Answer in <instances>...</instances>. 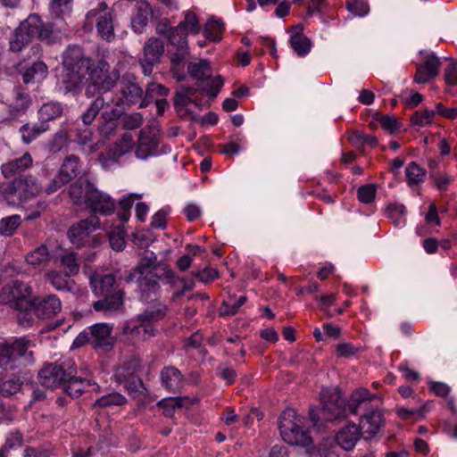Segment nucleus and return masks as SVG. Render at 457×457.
Instances as JSON below:
<instances>
[{"mask_svg":"<svg viewBox=\"0 0 457 457\" xmlns=\"http://www.w3.org/2000/svg\"><path fill=\"white\" fill-rule=\"evenodd\" d=\"M54 27L51 22H43L37 14H29L11 34L10 50L19 53L28 46L34 38H37L48 46L55 44Z\"/></svg>","mask_w":457,"mask_h":457,"instance_id":"1","label":"nucleus"},{"mask_svg":"<svg viewBox=\"0 0 457 457\" xmlns=\"http://www.w3.org/2000/svg\"><path fill=\"white\" fill-rule=\"evenodd\" d=\"M320 403V410H310V420L314 426H320L322 421H334L346 417V402L338 387L322 388Z\"/></svg>","mask_w":457,"mask_h":457,"instance_id":"2","label":"nucleus"},{"mask_svg":"<svg viewBox=\"0 0 457 457\" xmlns=\"http://www.w3.org/2000/svg\"><path fill=\"white\" fill-rule=\"evenodd\" d=\"M92 60L79 46H70L63 53V84L67 92L76 89L91 71Z\"/></svg>","mask_w":457,"mask_h":457,"instance_id":"3","label":"nucleus"},{"mask_svg":"<svg viewBox=\"0 0 457 457\" xmlns=\"http://www.w3.org/2000/svg\"><path fill=\"white\" fill-rule=\"evenodd\" d=\"M304 420L292 408L286 409L278 419V428L285 442L290 445L306 446L312 444V437L303 427Z\"/></svg>","mask_w":457,"mask_h":457,"instance_id":"4","label":"nucleus"},{"mask_svg":"<svg viewBox=\"0 0 457 457\" xmlns=\"http://www.w3.org/2000/svg\"><path fill=\"white\" fill-rule=\"evenodd\" d=\"M30 342L20 338L9 345L5 339L0 338V369L15 370L25 367L33 361V353L28 351Z\"/></svg>","mask_w":457,"mask_h":457,"instance_id":"5","label":"nucleus"},{"mask_svg":"<svg viewBox=\"0 0 457 457\" xmlns=\"http://www.w3.org/2000/svg\"><path fill=\"white\" fill-rule=\"evenodd\" d=\"M0 297L2 301L11 303L12 308L21 312L18 320L21 324H24L22 319L26 318L35 304L31 287L22 281H12L2 288Z\"/></svg>","mask_w":457,"mask_h":457,"instance_id":"6","label":"nucleus"},{"mask_svg":"<svg viewBox=\"0 0 457 457\" xmlns=\"http://www.w3.org/2000/svg\"><path fill=\"white\" fill-rule=\"evenodd\" d=\"M120 79V72L111 68L107 62L100 61L88 73L86 95L94 96L110 91Z\"/></svg>","mask_w":457,"mask_h":457,"instance_id":"7","label":"nucleus"},{"mask_svg":"<svg viewBox=\"0 0 457 457\" xmlns=\"http://www.w3.org/2000/svg\"><path fill=\"white\" fill-rule=\"evenodd\" d=\"M39 192L36 179L32 176H20L9 183L2 195L9 205H19L34 197Z\"/></svg>","mask_w":457,"mask_h":457,"instance_id":"8","label":"nucleus"},{"mask_svg":"<svg viewBox=\"0 0 457 457\" xmlns=\"http://www.w3.org/2000/svg\"><path fill=\"white\" fill-rule=\"evenodd\" d=\"M166 311L167 306L157 302L137 315V320L139 322V325L134 326L131 328H127V329H129L131 335L140 337L143 340H147L155 335L156 330L153 324L162 320Z\"/></svg>","mask_w":457,"mask_h":457,"instance_id":"9","label":"nucleus"},{"mask_svg":"<svg viewBox=\"0 0 457 457\" xmlns=\"http://www.w3.org/2000/svg\"><path fill=\"white\" fill-rule=\"evenodd\" d=\"M187 71L191 77L201 81L202 90L213 100L220 92L223 80L220 76L212 77L209 62L206 60L190 62Z\"/></svg>","mask_w":457,"mask_h":457,"instance_id":"10","label":"nucleus"},{"mask_svg":"<svg viewBox=\"0 0 457 457\" xmlns=\"http://www.w3.org/2000/svg\"><path fill=\"white\" fill-rule=\"evenodd\" d=\"M383 396L378 393H370L365 387H358L354 389L347 402V409L353 414H358L360 411H370L375 406L382 403Z\"/></svg>","mask_w":457,"mask_h":457,"instance_id":"11","label":"nucleus"},{"mask_svg":"<svg viewBox=\"0 0 457 457\" xmlns=\"http://www.w3.org/2000/svg\"><path fill=\"white\" fill-rule=\"evenodd\" d=\"M96 21L98 35L108 42L115 37L112 11L108 8L105 3H100L98 6L87 15V20L90 22Z\"/></svg>","mask_w":457,"mask_h":457,"instance_id":"12","label":"nucleus"},{"mask_svg":"<svg viewBox=\"0 0 457 457\" xmlns=\"http://www.w3.org/2000/svg\"><path fill=\"white\" fill-rule=\"evenodd\" d=\"M120 93L121 97L116 102V105L126 104L131 106L141 104L145 97L143 88L139 86L137 78L132 73H125L120 81Z\"/></svg>","mask_w":457,"mask_h":457,"instance_id":"13","label":"nucleus"},{"mask_svg":"<svg viewBox=\"0 0 457 457\" xmlns=\"http://www.w3.org/2000/svg\"><path fill=\"white\" fill-rule=\"evenodd\" d=\"M164 54V43L158 37H152L143 46V57L139 62L145 76H149L155 65L161 62Z\"/></svg>","mask_w":457,"mask_h":457,"instance_id":"14","label":"nucleus"},{"mask_svg":"<svg viewBox=\"0 0 457 457\" xmlns=\"http://www.w3.org/2000/svg\"><path fill=\"white\" fill-rule=\"evenodd\" d=\"M100 228V221L96 215L81 220L73 224L67 232V237L72 244L81 245L89 235Z\"/></svg>","mask_w":457,"mask_h":457,"instance_id":"15","label":"nucleus"},{"mask_svg":"<svg viewBox=\"0 0 457 457\" xmlns=\"http://www.w3.org/2000/svg\"><path fill=\"white\" fill-rule=\"evenodd\" d=\"M90 286L95 295H111L121 293L114 274L93 273L90 278Z\"/></svg>","mask_w":457,"mask_h":457,"instance_id":"16","label":"nucleus"},{"mask_svg":"<svg viewBox=\"0 0 457 457\" xmlns=\"http://www.w3.org/2000/svg\"><path fill=\"white\" fill-rule=\"evenodd\" d=\"M88 200L86 208L94 214L109 215L114 212V202L108 195L100 192L96 187H94Z\"/></svg>","mask_w":457,"mask_h":457,"instance_id":"17","label":"nucleus"},{"mask_svg":"<svg viewBox=\"0 0 457 457\" xmlns=\"http://www.w3.org/2000/svg\"><path fill=\"white\" fill-rule=\"evenodd\" d=\"M162 275H158L155 271L150 270L145 275L137 276L138 289L141 295V298L148 302L153 297L156 296L159 290L160 285L157 281V278H162Z\"/></svg>","mask_w":457,"mask_h":457,"instance_id":"18","label":"nucleus"},{"mask_svg":"<svg viewBox=\"0 0 457 457\" xmlns=\"http://www.w3.org/2000/svg\"><path fill=\"white\" fill-rule=\"evenodd\" d=\"M383 424L384 417L378 405L361 416L359 428L367 437H371L379 431Z\"/></svg>","mask_w":457,"mask_h":457,"instance_id":"19","label":"nucleus"},{"mask_svg":"<svg viewBox=\"0 0 457 457\" xmlns=\"http://www.w3.org/2000/svg\"><path fill=\"white\" fill-rule=\"evenodd\" d=\"M440 65L441 62L436 56L434 54L427 56L423 64L417 65L414 80L417 83L428 82L430 79L437 76Z\"/></svg>","mask_w":457,"mask_h":457,"instance_id":"20","label":"nucleus"},{"mask_svg":"<svg viewBox=\"0 0 457 457\" xmlns=\"http://www.w3.org/2000/svg\"><path fill=\"white\" fill-rule=\"evenodd\" d=\"M91 335V345L95 347H104L108 350L112 345L111 333L112 328L106 323H98L88 328Z\"/></svg>","mask_w":457,"mask_h":457,"instance_id":"21","label":"nucleus"},{"mask_svg":"<svg viewBox=\"0 0 457 457\" xmlns=\"http://www.w3.org/2000/svg\"><path fill=\"white\" fill-rule=\"evenodd\" d=\"M94 187L89 181L81 179L71 185L69 195L72 204L78 206L85 205L86 207Z\"/></svg>","mask_w":457,"mask_h":457,"instance_id":"22","label":"nucleus"},{"mask_svg":"<svg viewBox=\"0 0 457 457\" xmlns=\"http://www.w3.org/2000/svg\"><path fill=\"white\" fill-rule=\"evenodd\" d=\"M33 303L32 311L40 319H50L56 314L57 298L54 295H48L42 299L34 297Z\"/></svg>","mask_w":457,"mask_h":457,"instance_id":"23","label":"nucleus"},{"mask_svg":"<svg viewBox=\"0 0 457 457\" xmlns=\"http://www.w3.org/2000/svg\"><path fill=\"white\" fill-rule=\"evenodd\" d=\"M361 437L359 427L349 423L339 430L336 436L337 443L345 450H352Z\"/></svg>","mask_w":457,"mask_h":457,"instance_id":"24","label":"nucleus"},{"mask_svg":"<svg viewBox=\"0 0 457 457\" xmlns=\"http://www.w3.org/2000/svg\"><path fill=\"white\" fill-rule=\"evenodd\" d=\"M98 296L102 297V299L93 303V308L96 312L111 313L119 311L123 305V295L121 293Z\"/></svg>","mask_w":457,"mask_h":457,"instance_id":"25","label":"nucleus"},{"mask_svg":"<svg viewBox=\"0 0 457 457\" xmlns=\"http://www.w3.org/2000/svg\"><path fill=\"white\" fill-rule=\"evenodd\" d=\"M157 257L154 252L145 251L142 253L138 264L126 277L127 282H131L137 276L145 275L150 270L154 271L156 268Z\"/></svg>","mask_w":457,"mask_h":457,"instance_id":"26","label":"nucleus"},{"mask_svg":"<svg viewBox=\"0 0 457 457\" xmlns=\"http://www.w3.org/2000/svg\"><path fill=\"white\" fill-rule=\"evenodd\" d=\"M192 404L193 400L187 396L169 397L157 403V406L162 410L163 415L170 418L173 417L176 410L181 408H189Z\"/></svg>","mask_w":457,"mask_h":457,"instance_id":"27","label":"nucleus"},{"mask_svg":"<svg viewBox=\"0 0 457 457\" xmlns=\"http://www.w3.org/2000/svg\"><path fill=\"white\" fill-rule=\"evenodd\" d=\"M32 164V157L29 153H25L21 157L9 161L1 167L3 175L10 178L18 172H21L30 167Z\"/></svg>","mask_w":457,"mask_h":457,"instance_id":"28","label":"nucleus"},{"mask_svg":"<svg viewBox=\"0 0 457 457\" xmlns=\"http://www.w3.org/2000/svg\"><path fill=\"white\" fill-rule=\"evenodd\" d=\"M293 29H298V31L291 36L290 46L299 56H303L311 51L312 42L303 34L302 25H296L293 27Z\"/></svg>","mask_w":457,"mask_h":457,"instance_id":"29","label":"nucleus"},{"mask_svg":"<svg viewBox=\"0 0 457 457\" xmlns=\"http://www.w3.org/2000/svg\"><path fill=\"white\" fill-rule=\"evenodd\" d=\"M79 270V260L75 252H67L61 255L59 262V273L65 277L77 275Z\"/></svg>","mask_w":457,"mask_h":457,"instance_id":"30","label":"nucleus"},{"mask_svg":"<svg viewBox=\"0 0 457 457\" xmlns=\"http://www.w3.org/2000/svg\"><path fill=\"white\" fill-rule=\"evenodd\" d=\"M79 173V158L74 155L66 157L59 170V179L62 183H68Z\"/></svg>","mask_w":457,"mask_h":457,"instance_id":"31","label":"nucleus"},{"mask_svg":"<svg viewBox=\"0 0 457 457\" xmlns=\"http://www.w3.org/2000/svg\"><path fill=\"white\" fill-rule=\"evenodd\" d=\"M47 76V66L43 62H35L22 74L24 84L36 83Z\"/></svg>","mask_w":457,"mask_h":457,"instance_id":"32","label":"nucleus"},{"mask_svg":"<svg viewBox=\"0 0 457 457\" xmlns=\"http://www.w3.org/2000/svg\"><path fill=\"white\" fill-rule=\"evenodd\" d=\"M25 259L28 264L37 267L46 265L51 259H54V256L50 253L46 245H41L35 250L28 253Z\"/></svg>","mask_w":457,"mask_h":457,"instance_id":"33","label":"nucleus"},{"mask_svg":"<svg viewBox=\"0 0 457 457\" xmlns=\"http://www.w3.org/2000/svg\"><path fill=\"white\" fill-rule=\"evenodd\" d=\"M31 104L29 95L21 87H15L12 91V97L10 108L16 112H24Z\"/></svg>","mask_w":457,"mask_h":457,"instance_id":"34","label":"nucleus"},{"mask_svg":"<svg viewBox=\"0 0 457 457\" xmlns=\"http://www.w3.org/2000/svg\"><path fill=\"white\" fill-rule=\"evenodd\" d=\"M89 386L88 381L71 378L69 381H59V389H62L71 397H79Z\"/></svg>","mask_w":457,"mask_h":457,"instance_id":"35","label":"nucleus"},{"mask_svg":"<svg viewBox=\"0 0 457 457\" xmlns=\"http://www.w3.org/2000/svg\"><path fill=\"white\" fill-rule=\"evenodd\" d=\"M21 217L18 214L4 217L0 220V236L12 237L21 225Z\"/></svg>","mask_w":457,"mask_h":457,"instance_id":"36","label":"nucleus"},{"mask_svg":"<svg viewBox=\"0 0 457 457\" xmlns=\"http://www.w3.org/2000/svg\"><path fill=\"white\" fill-rule=\"evenodd\" d=\"M247 297L245 295H241L237 300L233 296H229L228 300L223 301L220 308V315H235L238 309L245 303Z\"/></svg>","mask_w":457,"mask_h":457,"instance_id":"37","label":"nucleus"},{"mask_svg":"<svg viewBox=\"0 0 457 457\" xmlns=\"http://www.w3.org/2000/svg\"><path fill=\"white\" fill-rule=\"evenodd\" d=\"M177 26L184 31H187V34H198L201 30L198 19L195 12L191 11H187L185 13L184 20L181 21Z\"/></svg>","mask_w":457,"mask_h":457,"instance_id":"38","label":"nucleus"},{"mask_svg":"<svg viewBox=\"0 0 457 457\" xmlns=\"http://www.w3.org/2000/svg\"><path fill=\"white\" fill-rule=\"evenodd\" d=\"M162 386L170 392H178L183 386L181 373H162Z\"/></svg>","mask_w":457,"mask_h":457,"instance_id":"39","label":"nucleus"},{"mask_svg":"<svg viewBox=\"0 0 457 457\" xmlns=\"http://www.w3.org/2000/svg\"><path fill=\"white\" fill-rule=\"evenodd\" d=\"M105 101L104 97L97 96L82 114V121L85 125H90L99 113L100 110L104 106Z\"/></svg>","mask_w":457,"mask_h":457,"instance_id":"40","label":"nucleus"},{"mask_svg":"<svg viewBox=\"0 0 457 457\" xmlns=\"http://www.w3.org/2000/svg\"><path fill=\"white\" fill-rule=\"evenodd\" d=\"M187 35V31L176 26L173 28L172 32L169 34L167 39L175 48H188Z\"/></svg>","mask_w":457,"mask_h":457,"instance_id":"41","label":"nucleus"},{"mask_svg":"<svg viewBox=\"0 0 457 457\" xmlns=\"http://www.w3.org/2000/svg\"><path fill=\"white\" fill-rule=\"evenodd\" d=\"M47 129L48 126H46L45 124H41L40 126L33 125L31 127L28 124H25L20 129V132L21 133L23 142L29 144L34 140L41 132H44Z\"/></svg>","mask_w":457,"mask_h":457,"instance_id":"42","label":"nucleus"},{"mask_svg":"<svg viewBox=\"0 0 457 457\" xmlns=\"http://www.w3.org/2000/svg\"><path fill=\"white\" fill-rule=\"evenodd\" d=\"M151 16L152 9L150 4L145 1L139 3L137 16L133 20L134 26H136V24H138L142 28L146 26Z\"/></svg>","mask_w":457,"mask_h":457,"instance_id":"43","label":"nucleus"},{"mask_svg":"<svg viewBox=\"0 0 457 457\" xmlns=\"http://www.w3.org/2000/svg\"><path fill=\"white\" fill-rule=\"evenodd\" d=\"M168 88H166L162 85L156 83L149 84L146 88L145 97L140 104V108L147 106L155 95L166 96L168 94Z\"/></svg>","mask_w":457,"mask_h":457,"instance_id":"44","label":"nucleus"},{"mask_svg":"<svg viewBox=\"0 0 457 457\" xmlns=\"http://www.w3.org/2000/svg\"><path fill=\"white\" fill-rule=\"evenodd\" d=\"M426 170L412 162L406 167V177L409 183L419 184L424 180Z\"/></svg>","mask_w":457,"mask_h":457,"instance_id":"45","label":"nucleus"},{"mask_svg":"<svg viewBox=\"0 0 457 457\" xmlns=\"http://www.w3.org/2000/svg\"><path fill=\"white\" fill-rule=\"evenodd\" d=\"M126 403V398L119 393H112L97 399L96 405L107 407L111 405L120 406Z\"/></svg>","mask_w":457,"mask_h":457,"instance_id":"46","label":"nucleus"},{"mask_svg":"<svg viewBox=\"0 0 457 457\" xmlns=\"http://www.w3.org/2000/svg\"><path fill=\"white\" fill-rule=\"evenodd\" d=\"M133 145L134 141L132 135L129 132H126L121 137L120 142L116 144L115 148L113 150V156L119 157L123 155L132 148Z\"/></svg>","mask_w":457,"mask_h":457,"instance_id":"47","label":"nucleus"},{"mask_svg":"<svg viewBox=\"0 0 457 457\" xmlns=\"http://www.w3.org/2000/svg\"><path fill=\"white\" fill-rule=\"evenodd\" d=\"M222 26H223V24L220 21H217L214 19H210L207 21V23L205 24V28H204L205 36L209 39L213 40V41L220 40V38L219 35L222 31Z\"/></svg>","mask_w":457,"mask_h":457,"instance_id":"48","label":"nucleus"},{"mask_svg":"<svg viewBox=\"0 0 457 457\" xmlns=\"http://www.w3.org/2000/svg\"><path fill=\"white\" fill-rule=\"evenodd\" d=\"M376 186L373 184H367L361 186L357 190V196L360 202L363 204H370L376 197Z\"/></svg>","mask_w":457,"mask_h":457,"instance_id":"49","label":"nucleus"},{"mask_svg":"<svg viewBox=\"0 0 457 457\" xmlns=\"http://www.w3.org/2000/svg\"><path fill=\"white\" fill-rule=\"evenodd\" d=\"M188 56L187 48H176V52L170 57L171 71L175 74L182 69L184 61Z\"/></svg>","mask_w":457,"mask_h":457,"instance_id":"50","label":"nucleus"},{"mask_svg":"<svg viewBox=\"0 0 457 457\" xmlns=\"http://www.w3.org/2000/svg\"><path fill=\"white\" fill-rule=\"evenodd\" d=\"M124 386L130 394L142 393L145 390L142 380L134 373H130L124 380Z\"/></svg>","mask_w":457,"mask_h":457,"instance_id":"51","label":"nucleus"},{"mask_svg":"<svg viewBox=\"0 0 457 457\" xmlns=\"http://www.w3.org/2000/svg\"><path fill=\"white\" fill-rule=\"evenodd\" d=\"M21 383L19 378L13 377L8 379H5L0 386L1 393L4 396H9L16 392H18L21 388Z\"/></svg>","mask_w":457,"mask_h":457,"instance_id":"52","label":"nucleus"},{"mask_svg":"<svg viewBox=\"0 0 457 457\" xmlns=\"http://www.w3.org/2000/svg\"><path fill=\"white\" fill-rule=\"evenodd\" d=\"M122 128L125 129H136L143 122V117L139 112H134L122 117Z\"/></svg>","mask_w":457,"mask_h":457,"instance_id":"53","label":"nucleus"},{"mask_svg":"<svg viewBox=\"0 0 457 457\" xmlns=\"http://www.w3.org/2000/svg\"><path fill=\"white\" fill-rule=\"evenodd\" d=\"M39 117L42 120L41 124H45L46 121L54 120L57 116V109L55 104L48 103L42 105L39 112Z\"/></svg>","mask_w":457,"mask_h":457,"instance_id":"54","label":"nucleus"},{"mask_svg":"<svg viewBox=\"0 0 457 457\" xmlns=\"http://www.w3.org/2000/svg\"><path fill=\"white\" fill-rule=\"evenodd\" d=\"M436 112L429 110L417 111L411 115V122L414 125H423L431 122Z\"/></svg>","mask_w":457,"mask_h":457,"instance_id":"55","label":"nucleus"},{"mask_svg":"<svg viewBox=\"0 0 457 457\" xmlns=\"http://www.w3.org/2000/svg\"><path fill=\"white\" fill-rule=\"evenodd\" d=\"M376 120L384 129L388 130L390 133L395 132L400 128V122L395 117H391L389 115H379Z\"/></svg>","mask_w":457,"mask_h":457,"instance_id":"56","label":"nucleus"},{"mask_svg":"<svg viewBox=\"0 0 457 457\" xmlns=\"http://www.w3.org/2000/svg\"><path fill=\"white\" fill-rule=\"evenodd\" d=\"M346 8L349 12L357 16H364L370 11L369 4L364 1L348 2Z\"/></svg>","mask_w":457,"mask_h":457,"instance_id":"57","label":"nucleus"},{"mask_svg":"<svg viewBox=\"0 0 457 457\" xmlns=\"http://www.w3.org/2000/svg\"><path fill=\"white\" fill-rule=\"evenodd\" d=\"M164 274H165V278L167 279H169V282L173 284V285H176L178 282L182 284V289L187 292L188 290H191L194 286H195V283L194 281H187L186 279L184 278H181L179 277H176L174 275V273L170 270H167L164 271Z\"/></svg>","mask_w":457,"mask_h":457,"instance_id":"58","label":"nucleus"},{"mask_svg":"<svg viewBox=\"0 0 457 457\" xmlns=\"http://www.w3.org/2000/svg\"><path fill=\"white\" fill-rule=\"evenodd\" d=\"M193 102V98L188 96L187 94L177 89L175 96H174V107L176 110H182V107H187L189 104Z\"/></svg>","mask_w":457,"mask_h":457,"instance_id":"59","label":"nucleus"},{"mask_svg":"<svg viewBox=\"0 0 457 457\" xmlns=\"http://www.w3.org/2000/svg\"><path fill=\"white\" fill-rule=\"evenodd\" d=\"M123 369L127 371H136L139 369H150V367H146L145 363H142V361L139 360V358L136 355L129 356L124 362H123Z\"/></svg>","mask_w":457,"mask_h":457,"instance_id":"60","label":"nucleus"},{"mask_svg":"<svg viewBox=\"0 0 457 457\" xmlns=\"http://www.w3.org/2000/svg\"><path fill=\"white\" fill-rule=\"evenodd\" d=\"M445 81L449 86L457 85V62H452L445 69Z\"/></svg>","mask_w":457,"mask_h":457,"instance_id":"61","label":"nucleus"},{"mask_svg":"<svg viewBox=\"0 0 457 457\" xmlns=\"http://www.w3.org/2000/svg\"><path fill=\"white\" fill-rule=\"evenodd\" d=\"M192 275L197 278L200 281L207 283L210 280L214 279L218 272L215 269L204 268L202 271H193Z\"/></svg>","mask_w":457,"mask_h":457,"instance_id":"62","label":"nucleus"},{"mask_svg":"<svg viewBox=\"0 0 457 457\" xmlns=\"http://www.w3.org/2000/svg\"><path fill=\"white\" fill-rule=\"evenodd\" d=\"M337 355L339 357H350L358 352V348L349 343L339 344L336 346Z\"/></svg>","mask_w":457,"mask_h":457,"instance_id":"63","label":"nucleus"},{"mask_svg":"<svg viewBox=\"0 0 457 457\" xmlns=\"http://www.w3.org/2000/svg\"><path fill=\"white\" fill-rule=\"evenodd\" d=\"M174 27L170 26V22L168 19H162L159 21L155 26V32L159 36L168 37L169 34L172 32Z\"/></svg>","mask_w":457,"mask_h":457,"instance_id":"64","label":"nucleus"}]
</instances>
